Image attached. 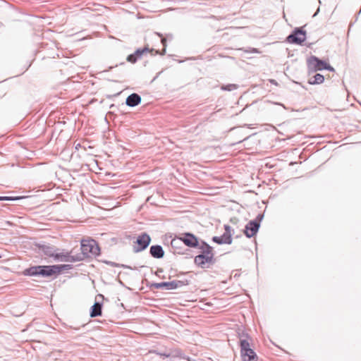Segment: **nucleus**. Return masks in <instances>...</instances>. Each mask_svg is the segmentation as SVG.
<instances>
[{"instance_id": "obj_1", "label": "nucleus", "mask_w": 361, "mask_h": 361, "mask_svg": "<svg viewBox=\"0 0 361 361\" xmlns=\"http://www.w3.org/2000/svg\"><path fill=\"white\" fill-rule=\"evenodd\" d=\"M71 268L69 264H58L50 266H34L24 271L26 276L49 277L61 273L63 270Z\"/></svg>"}, {"instance_id": "obj_2", "label": "nucleus", "mask_w": 361, "mask_h": 361, "mask_svg": "<svg viewBox=\"0 0 361 361\" xmlns=\"http://www.w3.org/2000/svg\"><path fill=\"white\" fill-rule=\"evenodd\" d=\"M307 72L309 74L316 73L319 71L328 70L334 72V68L326 61L319 59L315 56H311L307 59Z\"/></svg>"}, {"instance_id": "obj_3", "label": "nucleus", "mask_w": 361, "mask_h": 361, "mask_svg": "<svg viewBox=\"0 0 361 361\" xmlns=\"http://www.w3.org/2000/svg\"><path fill=\"white\" fill-rule=\"evenodd\" d=\"M81 252L85 257L97 256L100 253V249L97 242L93 239L81 240Z\"/></svg>"}, {"instance_id": "obj_4", "label": "nucleus", "mask_w": 361, "mask_h": 361, "mask_svg": "<svg viewBox=\"0 0 361 361\" xmlns=\"http://www.w3.org/2000/svg\"><path fill=\"white\" fill-rule=\"evenodd\" d=\"M181 242L190 247H197L199 246L197 238L191 233H185L183 236L173 239L171 244L173 247H176Z\"/></svg>"}, {"instance_id": "obj_5", "label": "nucleus", "mask_w": 361, "mask_h": 361, "mask_svg": "<svg viewBox=\"0 0 361 361\" xmlns=\"http://www.w3.org/2000/svg\"><path fill=\"white\" fill-rule=\"evenodd\" d=\"M306 40V31L302 27H296L287 37V41L291 44H302Z\"/></svg>"}, {"instance_id": "obj_6", "label": "nucleus", "mask_w": 361, "mask_h": 361, "mask_svg": "<svg viewBox=\"0 0 361 361\" xmlns=\"http://www.w3.org/2000/svg\"><path fill=\"white\" fill-rule=\"evenodd\" d=\"M151 238L147 233H142L137 238L135 243L137 246H133V250L135 253H137L145 250L149 245Z\"/></svg>"}, {"instance_id": "obj_7", "label": "nucleus", "mask_w": 361, "mask_h": 361, "mask_svg": "<svg viewBox=\"0 0 361 361\" xmlns=\"http://www.w3.org/2000/svg\"><path fill=\"white\" fill-rule=\"evenodd\" d=\"M262 216L259 214L257 216L256 219L250 221L245 226L244 229V233L247 238H252L255 236L260 226L259 221Z\"/></svg>"}, {"instance_id": "obj_8", "label": "nucleus", "mask_w": 361, "mask_h": 361, "mask_svg": "<svg viewBox=\"0 0 361 361\" xmlns=\"http://www.w3.org/2000/svg\"><path fill=\"white\" fill-rule=\"evenodd\" d=\"M184 285L185 283L183 281L174 280L169 282L153 283L150 287L156 289L165 288L166 290H173Z\"/></svg>"}, {"instance_id": "obj_9", "label": "nucleus", "mask_w": 361, "mask_h": 361, "mask_svg": "<svg viewBox=\"0 0 361 361\" xmlns=\"http://www.w3.org/2000/svg\"><path fill=\"white\" fill-rule=\"evenodd\" d=\"M238 338L240 350L245 351L248 348H252V338L247 333L239 332Z\"/></svg>"}, {"instance_id": "obj_10", "label": "nucleus", "mask_w": 361, "mask_h": 361, "mask_svg": "<svg viewBox=\"0 0 361 361\" xmlns=\"http://www.w3.org/2000/svg\"><path fill=\"white\" fill-rule=\"evenodd\" d=\"M194 262L196 265L201 268H204L206 264H213L214 262V257L211 255H205L200 254L194 259Z\"/></svg>"}, {"instance_id": "obj_11", "label": "nucleus", "mask_w": 361, "mask_h": 361, "mask_svg": "<svg viewBox=\"0 0 361 361\" xmlns=\"http://www.w3.org/2000/svg\"><path fill=\"white\" fill-rule=\"evenodd\" d=\"M39 250L41 252L46 256L49 257H54V259H56V256H57L58 252L54 246L51 245H39Z\"/></svg>"}, {"instance_id": "obj_12", "label": "nucleus", "mask_w": 361, "mask_h": 361, "mask_svg": "<svg viewBox=\"0 0 361 361\" xmlns=\"http://www.w3.org/2000/svg\"><path fill=\"white\" fill-rule=\"evenodd\" d=\"M240 355L243 361H257V356L252 348L240 350Z\"/></svg>"}, {"instance_id": "obj_13", "label": "nucleus", "mask_w": 361, "mask_h": 361, "mask_svg": "<svg viewBox=\"0 0 361 361\" xmlns=\"http://www.w3.org/2000/svg\"><path fill=\"white\" fill-rule=\"evenodd\" d=\"M141 97L137 93L130 94L126 100V104L130 107H134L141 103Z\"/></svg>"}, {"instance_id": "obj_14", "label": "nucleus", "mask_w": 361, "mask_h": 361, "mask_svg": "<svg viewBox=\"0 0 361 361\" xmlns=\"http://www.w3.org/2000/svg\"><path fill=\"white\" fill-rule=\"evenodd\" d=\"M149 253L154 258L161 259L164 255L163 247L159 245H152L149 249Z\"/></svg>"}, {"instance_id": "obj_15", "label": "nucleus", "mask_w": 361, "mask_h": 361, "mask_svg": "<svg viewBox=\"0 0 361 361\" xmlns=\"http://www.w3.org/2000/svg\"><path fill=\"white\" fill-rule=\"evenodd\" d=\"M154 353H155L156 354L160 355L161 357H182L181 353L179 350H175V351H171V352H167V351L157 352V351H154ZM183 358L186 359L188 361H190V359L189 357L186 358L185 357H183Z\"/></svg>"}, {"instance_id": "obj_16", "label": "nucleus", "mask_w": 361, "mask_h": 361, "mask_svg": "<svg viewBox=\"0 0 361 361\" xmlns=\"http://www.w3.org/2000/svg\"><path fill=\"white\" fill-rule=\"evenodd\" d=\"M212 241L217 244H231L232 243V237H230L228 235H226L224 233L221 236H214L212 238Z\"/></svg>"}, {"instance_id": "obj_17", "label": "nucleus", "mask_w": 361, "mask_h": 361, "mask_svg": "<svg viewBox=\"0 0 361 361\" xmlns=\"http://www.w3.org/2000/svg\"><path fill=\"white\" fill-rule=\"evenodd\" d=\"M198 247L202 251V255H205L208 256L211 255L212 257H214V254L213 252V248L209 244L204 241H202L201 245H199Z\"/></svg>"}, {"instance_id": "obj_18", "label": "nucleus", "mask_w": 361, "mask_h": 361, "mask_svg": "<svg viewBox=\"0 0 361 361\" xmlns=\"http://www.w3.org/2000/svg\"><path fill=\"white\" fill-rule=\"evenodd\" d=\"M102 303L96 302L91 307L90 310V317H95L100 316L102 314Z\"/></svg>"}, {"instance_id": "obj_19", "label": "nucleus", "mask_w": 361, "mask_h": 361, "mask_svg": "<svg viewBox=\"0 0 361 361\" xmlns=\"http://www.w3.org/2000/svg\"><path fill=\"white\" fill-rule=\"evenodd\" d=\"M324 80V77L320 73H316L312 78L309 79L308 82L311 85L322 84Z\"/></svg>"}, {"instance_id": "obj_20", "label": "nucleus", "mask_w": 361, "mask_h": 361, "mask_svg": "<svg viewBox=\"0 0 361 361\" xmlns=\"http://www.w3.org/2000/svg\"><path fill=\"white\" fill-rule=\"evenodd\" d=\"M154 51V49H149L148 47V46H146L143 49H137L135 52H134V55L136 56V57L138 59L141 58L142 56L145 54V53H147V52H153Z\"/></svg>"}, {"instance_id": "obj_21", "label": "nucleus", "mask_w": 361, "mask_h": 361, "mask_svg": "<svg viewBox=\"0 0 361 361\" xmlns=\"http://www.w3.org/2000/svg\"><path fill=\"white\" fill-rule=\"evenodd\" d=\"M69 254L70 253H68V252H66V253H58L57 256H56V259L55 260H59V261H61V262H67V259L69 257Z\"/></svg>"}, {"instance_id": "obj_22", "label": "nucleus", "mask_w": 361, "mask_h": 361, "mask_svg": "<svg viewBox=\"0 0 361 361\" xmlns=\"http://www.w3.org/2000/svg\"><path fill=\"white\" fill-rule=\"evenodd\" d=\"M237 87H238L237 85L228 84L226 85L221 86V90H226V91H232V90H236Z\"/></svg>"}, {"instance_id": "obj_23", "label": "nucleus", "mask_w": 361, "mask_h": 361, "mask_svg": "<svg viewBox=\"0 0 361 361\" xmlns=\"http://www.w3.org/2000/svg\"><path fill=\"white\" fill-rule=\"evenodd\" d=\"M106 264L111 266V267H123V268H126V269H133L130 266H128V265H125V264H117L116 262H110V261H106L105 262Z\"/></svg>"}, {"instance_id": "obj_24", "label": "nucleus", "mask_w": 361, "mask_h": 361, "mask_svg": "<svg viewBox=\"0 0 361 361\" xmlns=\"http://www.w3.org/2000/svg\"><path fill=\"white\" fill-rule=\"evenodd\" d=\"M82 259V257H81L79 255L73 256L69 254V257L67 259V262H79Z\"/></svg>"}, {"instance_id": "obj_25", "label": "nucleus", "mask_w": 361, "mask_h": 361, "mask_svg": "<svg viewBox=\"0 0 361 361\" xmlns=\"http://www.w3.org/2000/svg\"><path fill=\"white\" fill-rule=\"evenodd\" d=\"M21 197H8V196H0V201H13L21 199Z\"/></svg>"}, {"instance_id": "obj_26", "label": "nucleus", "mask_w": 361, "mask_h": 361, "mask_svg": "<svg viewBox=\"0 0 361 361\" xmlns=\"http://www.w3.org/2000/svg\"><path fill=\"white\" fill-rule=\"evenodd\" d=\"M157 35H158L159 37H161V44H163V46H164V49H163V50H162V53H161V54H162V55H163V54H165V52H166V38L163 37L161 36V35H160L159 33H157Z\"/></svg>"}, {"instance_id": "obj_27", "label": "nucleus", "mask_w": 361, "mask_h": 361, "mask_svg": "<svg viewBox=\"0 0 361 361\" xmlns=\"http://www.w3.org/2000/svg\"><path fill=\"white\" fill-rule=\"evenodd\" d=\"M127 61L130 63H135L137 61V58L133 53L128 56Z\"/></svg>"}, {"instance_id": "obj_28", "label": "nucleus", "mask_w": 361, "mask_h": 361, "mask_svg": "<svg viewBox=\"0 0 361 361\" xmlns=\"http://www.w3.org/2000/svg\"><path fill=\"white\" fill-rule=\"evenodd\" d=\"M224 229H225V234L228 235L230 237H231V227L228 225H224Z\"/></svg>"}, {"instance_id": "obj_29", "label": "nucleus", "mask_w": 361, "mask_h": 361, "mask_svg": "<svg viewBox=\"0 0 361 361\" xmlns=\"http://www.w3.org/2000/svg\"><path fill=\"white\" fill-rule=\"evenodd\" d=\"M241 50H243L245 52L247 53H258V50L255 48H248V49H240Z\"/></svg>"}, {"instance_id": "obj_30", "label": "nucleus", "mask_w": 361, "mask_h": 361, "mask_svg": "<svg viewBox=\"0 0 361 361\" xmlns=\"http://www.w3.org/2000/svg\"><path fill=\"white\" fill-rule=\"evenodd\" d=\"M271 82H272V85H277V82H276V80H271Z\"/></svg>"}, {"instance_id": "obj_31", "label": "nucleus", "mask_w": 361, "mask_h": 361, "mask_svg": "<svg viewBox=\"0 0 361 361\" xmlns=\"http://www.w3.org/2000/svg\"><path fill=\"white\" fill-rule=\"evenodd\" d=\"M155 54H159V51H155Z\"/></svg>"}]
</instances>
